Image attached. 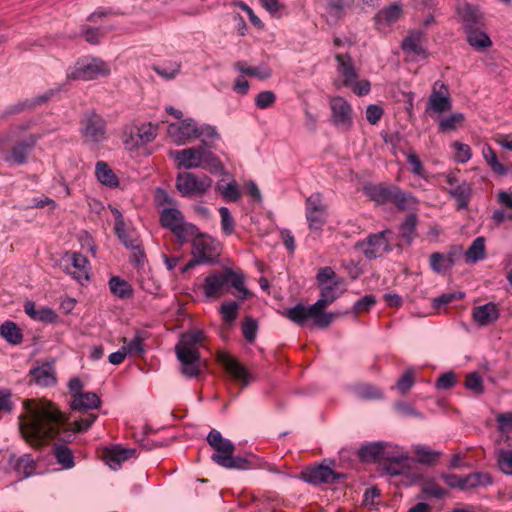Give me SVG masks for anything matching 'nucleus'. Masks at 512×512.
<instances>
[{
    "instance_id": "nucleus-1",
    "label": "nucleus",
    "mask_w": 512,
    "mask_h": 512,
    "mask_svg": "<svg viewBox=\"0 0 512 512\" xmlns=\"http://www.w3.org/2000/svg\"><path fill=\"white\" fill-rule=\"evenodd\" d=\"M25 412L19 417L23 438L33 447H40L52 439L66 440L71 431L66 427L64 415L47 400H27Z\"/></svg>"
},
{
    "instance_id": "nucleus-2",
    "label": "nucleus",
    "mask_w": 512,
    "mask_h": 512,
    "mask_svg": "<svg viewBox=\"0 0 512 512\" xmlns=\"http://www.w3.org/2000/svg\"><path fill=\"white\" fill-rule=\"evenodd\" d=\"M339 284L340 281H333L330 284L320 286V298L313 305L306 307L297 304L285 310L284 315L297 325H304L310 319L314 326L327 328L336 315L326 313L324 310L340 296L341 293L337 291Z\"/></svg>"
},
{
    "instance_id": "nucleus-3",
    "label": "nucleus",
    "mask_w": 512,
    "mask_h": 512,
    "mask_svg": "<svg viewBox=\"0 0 512 512\" xmlns=\"http://www.w3.org/2000/svg\"><path fill=\"white\" fill-rule=\"evenodd\" d=\"M204 340V333L194 329L183 333L175 346V353L181 364V372L186 377H198L206 368V361L202 359L199 352Z\"/></svg>"
},
{
    "instance_id": "nucleus-4",
    "label": "nucleus",
    "mask_w": 512,
    "mask_h": 512,
    "mask_svg": "<svg viewBox=\"0 0 512 512\" xmlns=\"http://www.w3.org/2000/svg\"><path fill=\"white\" fill-rule=\"evenodd\" d=\"M228 285L237 290V298L240 300H245L251 295L244 285L243 275L235 273L231 269L209 274L202 286L203 294L207 298L218 299L226 293Z\"/></svg>"
},
{
    "instance_id": "nucleus-5",
    "label": "nucleus",
    "mask_w": 512,
    "mask_h": 512,
    "mask_svg": "<svg viewBox=\"0 0 512 512\" xmlns=\"http://www.w3.org/2000/svg\"><path fill=\"white\" fill-rule=\"evenodd\" d=\"M178 168L187 170L202 167L210 172H220L223 165L218 157L203 145L170 152Z\"/></svg>"
},
{
    "instance_id": "nucleus-6",
    "label": "nucleus",
    "mask_w": 512,
    "mask_h": 512,
    "mask_svg": "<svg viewBox=\"0 0 512 512\" xmlns=\"http://www.w3.org/2000/svg\"><path fill=\"white\" fill-rule=\"evenodd\" d=\"M207 442L215 451L211 455V459L219 466L237 470H246L251 467L246 458L233 456L234 444L229 439L224 438L219 431L212 429L207 436Z\"/></svg>"
},
{
    "instance_id": "nucleus-7",
    "label": "nucleus",
    "mask_w": 512,
    "mask_h": 512,
    "mask_svg": "<svg viewBox=\"0 0 512 512\" xmlns=\"http://www.w3.org/2000/svg\"><path fill=\"white\" fill-rule=\"evenodd\" d=\"M167 133L178 145H184L193 139L201 137L211 140H218L220 138L215 127L208 124L198 125L192 118L169 124Z\"/></svg>"
},
{
    "instance_id": "nucleus-8",
    "label": "nucleus",
    "mask_w": 512,
    "mask_h": 512,
    "mask_svg": "<svg viewBox=\"0 0 512 512\" xmlns=\"http://www.w3.org/2000/svg\"><path fill=\"white\" fill-rule=\"evenodd\" d=\"M111 73L110 65L96 57L79 59L73 66L67 69V79L91 81L101 77H107Z\"/></svg>"
},
{
    "instance_id": "nucleus-9",
    "label": "nucleus",
    "mask_w": 512,
    "mask_h": 512,
    "mask_svg": "<svg viewBox=\"0 0 512 512\" xmlns=\"http://www.w3.org/2000/svg\"><path fill=\"white\" fill-rule=\"evenodd\" d=\"M80 134L85 144L99 147L107 140L105 120L93 111L85 113L80 123Z\"/></svg>"
},
{
    "instance_id": "nucleus-10",
    "label": "nucleus",
    "mask_w": 512,
    "mask_h": 512,
    "mask_svg": "<svg viewBox=\"0 0 512 512\" xmlns=\"http://www.w3.org/2000/svg\"><path fill=\"white\" fill-rule=\"evenodd\" d=\"M213 180L205 174L181 172L176 177V189L183 197H201L212 187Z\"/></svg>"
},
{
    "instance_id": "nucleus-11",
    "label": "nucleus",
    "mask_w": 512,
    "mask_h": 512,
    "mask_svg": "<svg viewBox=\"0 0 512 512\" xmlns=\"http://www.w3.org/2000/svg\"><path fill=\"white\" fill-rule=\"evenodd\" d=\"M160 222L163 227L170 229L181 243L186 242L197 232V227L186 223L182 212L176 208L163 209Z\"/></svg>"
},
{
    "instance_id": "nucleus-12",
    "label": "nucleus",
    "mask_w": 512,
    "mask_h": 512,
    "mask_svg": "<svg viewBox=\"0 0 512 512\" xmlns=\"http://www.w3.org/2000/svg\"><path fill=\"white\" fill-rule=\"evenodd\" d=\"M192 237V255L198 259V263L214 261L221 251L220 243L213 237L200 233L198 230Z\"/></svg>"
},
{
    "instance_id": "nucleus-13",
    "label": "nucleus",
    "mask_w": 512,
    "mask_h": 512,
    "mask_svg": "<svg viewBox=\"0 0 512 512\" xmlns=\"http://www.w3.org/2000/svg\"><path fill=\"white\" fill-rule=\"evenodd\" d=\"M384 470L388 475L411 476L414 474V459H412L405 451L399 448H391L386 453Z\"/></svg>"
},
{
    "instance_id": "nucleus-14",
    "label": "nucleus",
    "mask_w": 512,
    "mask_h": 512,
    "mask_svg": "<svg viewBox=\"0 0 512 512\" xmlns=\"http://www.w3.org/2000/svg\"><path fill=\"white\" fill-rule=\"evenodd\" d=\"M332 124L343 131L353 126L354 111L351 104L341 96L331 97L329 100Z\"/></svg>"
},
{
    "instance_id": "nucleus-15",
    "label": "nucleus",
    "mask_w": 512,
    "mask_h": 512,
    "mask_svg": "<svg viewBox=\"0 0 512 512\" xmlns=\"http://www.w3.org/2000/svg\"><path fill=\"white\" fill-rule=\"evenodd\" d=\"M327 207L319 193H314L306 199L305 216L311 231L320 233L326 223Z\"/></svg>"
},
{
    "instance_id": "nucleus-16",
    "label": "nucleus",
    "mask_w": 512,
    "mask_h": 512,
    "mask_svg": "<svg viewBox=\"0 0 512 512\" xmlns=\"http://www.w3.org/2000/svg\"><path fill=\"white\" fill-rule=\"evenodd\" d=\"M452 107L449 90L441 81L433 84L432 92L428 98L426 105V113L429 116L434 114H442Z\"/></svg>"
},
{
    "instance_id": "nucleus-17",
    "label": "nucleus",
    "mask_w": 512,
    "mask_h": 512,
    "mask_svg": "<svg viewBox=\"0 0 512 512\" xmlns=\"http://www.w3.org/2000/svg\"><path fill=\"white\" fill-rule=\"evenodd\" d=\"M391 231L385 230L378 234L371 235L367 240L358 242L357 247L364 253L366 258L374 259L382 256L390 250L389 235Z\"/></svg>"
},
{
    "instance_id": "nucleus-18",
    "label": "nucleus",
    "mask_w": 512,
    "mask_h": 512,
    "mask_svg": "<svg viewBox=\"0 0 512 512\" xmlns=\"http://www.w3.org/2000/svg\"><path fill=\"white\" fill-rule=\"evenodd\" d=\"M37 142V137L29 136L25 140L15 143L8 151L3 153L2 159L9 166H19L27 162L28 155Z\"/></svg>"
},
{
    "instance_id": "nucleus-19",
    "label": "nucleus",
    "mask_w": 512,
    "mask_h": 512,
    "mask_svg": "<svg viewBox=\"0 0 512 512\" xmlns=\"http://www.w3.org/2000/svg\"><path fill=\"white\" fill-rule=\"evenodd\" d=\"M65 258L69 262L65 267L66 273L82 285L87 282L91 269L88 259L79 252L66 254Z\"/></svg>"
},
{
    "instance_id": "nucleus-20",
    "label": "nucleus",
    "mask_w": 512,
    "mask_h": 512,
    "mask_svg": "<svg viewBox=\"0 0 512 512\" xmlns=\"http://www.w3.org/2000/svg\"><path fill=\"white\" fill-rule=\"evenodd\" d=\"M335 59L337 61V74L340 78L338 81H335L336 87L352 85L359 75L351 56L348 54H336Z\"/></svg>"
},
{
    "instance_id": "nucleus-21",
    "label": "nucleus",
    "mask_w": 512,
    "mask_h": 512,
    "mask_svg": "<svg viewBox=\"0 0 512 512\" xmlns=\"http://www.w3.org/2000/svg\"><path fill=\"white\" fill-rule=\"evenodd\" d=\"M218 362L223 366L226 372L237 382L243 386H247L252 380V376L246 368L234 357L227 353L221 352L217 357Z\"/></svg>"
},
{
    "instance_id": "nucleus-22",
    "label": "nucleus",
    "mask_w": 512,
    "mask_h": 512,
    "mask_svg": "<svg viewBox=\"0 0 512 512\" xmlns=\"http://www.w3.org/2000/svg\"><path fill=\"white\" fill-rule=\"evenodd\" d=\"M157 130V125L143 123L131 130L130 138L124 139V144L128 149L148 144L156 138Z\"/></svg>"
},
{
    "instance_id": "nucleus-23",
    "label": "nucleus",
    "mask_w": 512,
    "mask_h": 512,
    "mask_svg": "<svg viewBox=\"0 0 512 512\" xmlns=\"http://www.w3.org/2000/svg\"><path fill=\"white\" fill-rule=\"evenodd\" d=\"M135 454V449L115 445L103 451V459L111 469L115 470L119 468L123 462L135 457Z\"/></svg>"
},
{
    "instance_id": "nucleus-24",
    "label": "nucleus",
    "mask_w": 512,
    "mask_h": 512,
    "mask_svg": "<svg viewBox=\"0 0 512 512\" xmlns=\"http://www.w3.org/2000/svg\"><path fill=\"white\" fill-rule=\"evenodd\" d=\"M115 233L123 245L133 251L135 261L138 263L142 262L145 255L141 249V243L135 231L128 230L126 226H123L120 230H115Z\"/></svg>"
},
{
    "instance_id": "nucleus-25",
    "label": "nucleus",
    "mask_w": 512,
    "mask_h": 512,
    "mask_svg": "<svg viewBox=\"0 0 512 512\" xmlns=\"http://www.w3.org/2000/svg\"><path fill=\"white\" fill-rule=\"evenodd\" d=\"M500 316L497 305L493 302L479 305L473 308L472 317L473 320L479 326H488L497 321Z\"/></svg>"
},
{
    "instance_id": "nucleus-26",
    "label": "nucleus",
    "mask_w": 512,
    "mask_h": 512,
    "mask_svg": "<svg viewBox=\"0 0 512 512\" xmlns=\"http://www.w3.org/2000/svg\"><path fill=\"white\" fill-rule=\"evenodd\" d=\"M303 478L312 484L335 483L339 479V474L328 466L319 465L304 472Z\"/></svg>"
},
{
    "instance_id": "nucleus-27",
    "label": "nucleus",
    "mask_w": 512,
    "mask_h": 512,
    "mask_svg": "<svg viewBox=\"0 0 512 512\" xmlns=\"http://www.w3.org/2000/svg\"><path fill=\"white\" fill-rule=\"evenodd\" d=\"M458 14L466 31L483 26V15L478 7L465 4L458 8Z\"/></svg>"
},
{
    "instance_id": "nucleus-28",
    "label": "nucleus",
    "mask_w": 512,
    "mask_h": 512,
    "mask_svg": "<svg viewBox=\"0 0 512 512\" xmlns=\"http://www.w3.org/2000/svg\"><path fill=\"white\" fill-rule=\"evenodd\" d=\"M447 193L453 198L458 210L467 208L472 195V186L466 181L458 183L455 187L447 189Z\"/></svg>"
},
{
    "instance_id": "nucleus-29",
    "label": "nucleus",
    "mask_w": 512,
    "mask_h": 512,
    "mask_svg": "<svg viewBox=\"0 0 512 512\" xmlns=\"http://www.w3.org/2000/svg\"><path fill=\"white\" fill-rule=\"evenodd\" d=\"M423 33L420 30L411 31L402 42L403 51L412 57L425 56L422 47Z\"/></svg>"
},
{
    "instance_id": "nucleus-30",
    "label": "nucleus",
    "mask_w": 512,
    "mask_h": 512,
    "mask_svg": "<svg viewBox=\"0 0 512 512\" xmlns=\"http://www.w3.org/2000/svg\"><path fill=\"white\" fill-rule=\"evenodd\" d=\"M100 398L94 392H85L83 395H77L72 398L71 407L76 411H87L97 409L100 406Z\"/></svg>"
},
{
    "instance_id": "nucleus-31",
    "label": "nucleus",
    "mask_w": 512,
    "mask_h": 512,
    "mask_svg": "<svg viewBox=\"0 0 512 512\" xmlns=\"http://www.w3.org/2000/svg\"><path fill=\"white\" fill-rule=\"evenodd\" d=\"M32 381L40 386H50L56 381L52 365L43 364L30 371Z\"/></svg>"
},
{
    "instance_id": "nucleus-32",
    "label": "nucleus",
    "mask_w": 512,
    "mask_h": 512,
    "mask_svg": "<svg viewBox=\"0 0 512 512\" xmlns=\"http://www.w3.org/2000/svg\"><path fill=\"white\" fill-rule=\"evenodd\" d=\"M391 203L400 210H415L418 207L419 201L412 194L406 193L395 186Z\"/></svg>"
},
{
    "instance_id": "nucleus-33",
    "label": "nucleus",
    "mask_w": 512,
    "mask_h": 512,
    "mask_svg": "<svg viewBox=\"0 0 512 512\" xmlns=\"http://www.w3.org/2000/svg\"><path fill=\"white\" fill-rule=\"evenodd\" d=\"M413 453L415 454L414 462H418L423 465L433 466L435 465L440 457L441 452L435 451L425 445H417L413 448Z\"/></svg>"
},
{
    "instance_id": "nucleus-34",
    "label": "nucleus",
    "mask_w": 512,
    "mask_h": 512,
    "mask_svg": "<svg viewBox=\"0 0 512 512\" xmlns=\"http://www.w3.org/2000/svg\"><path fill=\"white\" fill-rule=\"evenodd\" d=\"M402 15V6L398 3L392 4L389 7H386L380 10L376 16V22L379 26H389L401 17Z\"/></svg>"
},
{
    "instance_id": "nucleus-35",
    "label": "nucleus",
    "mask_w": 512,
    "mask_h": 512,
    "mask_svg": "<svg viewBox=\"0 0 512 512\" xmlns=\"http://www.w3.org/2000/svg\"><path fill=\"white\" fill-rule=\"evenodd\" d=\"M430 267L436 273H442L454 265V253L442 254L434 252L430 255Z\"/></svg>"
},
{
    "instance_id": "nucleus-36",
    "label": "nucleus",
    "mask_w": 512,
    "mask_h": 512,
    "mask_svg": "<svg viewBox=\"0 0 512 512\" xmlns=\"http://www.w3.org/2000/svg\"><path fill=\"white\" fill-rule=\"evenodd\" d=\"M95 175L98 181L108 187L118 186V178L109 165L104 161H98L95 166Z\"/></svg>"
},
{
    "instance_id": "nucleus-37",
    "label": "nucleus",
    "mask_w": 512,
    "mask_h": 512,
    "mask_svg": "<svg viewBox=\"0 0 512 512\" xmlns=\"http://www.w3.org/2000/svg\"><path fill=\"white\" fill-rule=\"evenodd\" d=\"M111 293L119 299H129L133 296L132 286L120 277L113 276L109 280Z\"/></svg>"
},
{
    "instance_id": "nucleus-38",
    "label": "nucleus",
    "mask_w": 512,
    "mask_h": 512,
    "mask_svg": "<svg viewBox=\"0 0 512 512\" xmlns=\"http://www.w3.org/2000/svg\"><path fill=\"white\" fill-rule=\"evenodd\" d=\"M145 333L144 332H136L135 336L131 341L127 342V339L124 337L122 339L123 348L126 351L128 356H140L144 353V341H145Z\"/></svg>"
},
{
    "instance_id": "nucleus-39",
    "label": "nucleus",
    "mask_w": 512,
    "mask_h": 512,
    "mask_svg": "<svg viewBox=\"0 0 512 512\" xmlns=\"http://www.w3.org/2000/svg\"><path fill=\"white\" fill-rule=\"evenodd\" d=\"M466 33L469 45L475 49H486L492 45L489 36L479 28L470 29Z\"/></svg>"
},
{
    "instance_id": "nucleus-40",
    "label": "nucleus",
    "mask_w": 512,
    "mask_h": 512,
    "mask_svg": "<svg viewBox=\"0 0 512 512\" xmlns=\"http://www.w3.org/2000/svg\"><path fill=\"white\" fill-rule=\"evenodd\" d=\"M466 261L475 263L483 260L486 257L485 239L477 237L465 253Z\"/></svg>"
},
{
    "instance_id": "nucleus-41",
    "label": "nucleus",
    "mask_w": 512,
    "mask_h": 512,
    "mask_svg": "<svg viewBox=\"0 0 512 512\" xmlns=\"http://www.w3.org/2000/svg\"><path fill=\"white\" fill-rule=\"evenodd\" d=\"M463 490L487 486L492 483L491 477L486 472H474L463 477Z\"/></svg>"
},
{
    "instance_id": "nucleus-42",
    "label": "nucleus",
    "mask_w": 512,
    "mask_h": 512,
    "mask_svg": "<svg viewBox=\"0 0 512 512\" xmlns=\"http://www.w3.org/2000/svg\"><path fill=\"white\" fill-rule=\"evenodd\" d=\"M391 448L392 447L384 446L381 443L370 444L361 449V457L363 459L385 460L386 453H388Z\"/></svg>"
},
{
    "instance_id": "nucleus-43",
    "label": "nucleus",
    "mask_w": 512,
    "mask_h": 512,
    "mask_svg": "<svg viewBox=\"0 0 512 512\" xmlns=\"http://www.w3.org/2000/svg\"><path fill=\"white\" fill-rule=\"evenodd\" d=\"M395 190V186H375L369 189V196L377 204H385L392 201V194Z\"/></svg>"
},
{
    "instance_id": "nucleus-44",
    "label": "nucleus",
    "mask_w": 512,
    "mask_h": 512,
    "mask_svg": "<svg viewBox=\"0 0 512 512\" xmlns=\"http://www.w3.org/2000/svg\"><path fill=\"white\" fill-rule=\"evenodd\" d=\"M216 190L227 202H236L241 197V192L236 181H231L225 185L221 182H218L216 185Z\"/></svg>"
},
{
    "instance_id": "nucleus-45",
    "label": "nucleus",
    "mask_w": 512,
    "mask_h": 512,
    "mask_svg": "<svg viewBox=\"0 0 512 512\" xmlns=\"http://www.w3.org/2000/svg\"><path fill=\"white\" fill-rule=\"evenodd\" d=\"M0 334L11 344H19L22 341L20 328L13 322L7 321L0 326Z\"/></svg>"
},
{
    "instance_id": "nucleus-46",
    "label": "nucleus",
    "mask_w": 512,
    "mask_h": 512,
    "mask_svg": "<svg viewBox=\"0 0 512 512\" xmlns=\"http://www.w3.org/2000/svg\"><path fill=\"white\" fill-rule=\"evenodd\" d=\"M482 155L494 173L498 175H505L507 173L504 165L499 162L497 155L491 146L484 145L482 148Z\"/></svg>"
},
{
    "instance_id": "nucleus-47",
    "label": "nucleus",
    "mask_w": 512,
    "mask_h": 512,
    "mask_svg": "<svg viewBox=\"0 0 512 512\" xmlns=\"http://www.w3.org/2000/svg\"><path fill=\"white\" fill-rule=\"evenodd\" d=\"M235 68L246 75L256 77L260 80L268 79L271 76V70L266 66L252 67L244 62L235 63Z\"/></svg>"
},
{
    "instance_id": "nucleus-48",
    "label": "nucleus",
    "mask_w": 512,
    "mask_h": 512,
    "mask_svg": "<svg viewBox=\"0 0 512 512\" xmlns=\"http://www.w3.org/2000/svg\"><path fill=\"white\" fill-rule=\"evenodd\" d=\"M54 455L63 468L69 469L74 466V457L72 451L66 445H58L54 449Z\"/></svg>"
},
{
    "instance_id": "nucleus-49",
    "label": "nucleus",
    "mask_w": 512,
    "mask_h": 512,
    "mask_svg": "<svg viewBox=\"0 0 512 512\" xmlns=\"http://www.w3.org/2000/svg\"><path fill=\"white\" fill-rule=\"evenodd\" d=\"M465 117L462 113L456 112L442 118L439 122V130L442 132H450L456 130L464 121Z\"/></svg>"
},
{
    "instance_id": "nucleus-50",
    "label": "nucleus",
    "mask_w": 512,
    "mask_h": 512,
    "mask_svg": "<svg viewBox=\"0 0 512 512\" xmlns=\"http://www.w3.org/2000/svg\"><path fill=\"white\" fill-rule=\"evenodd\" d=\"M240 305L235 301L224 302L219 309V312L227 324H232L238 317Z\"/></svg>"
},
{
    "instance_id": "nucleus-51",
    "label": "nucleus",
    "mask_w": 512,
    "mask_h": 512,
    "mask_svg": "<svg viewBox=\"0 0 512 512\" xmlns=\"http://www.w3.org/2000/svg\"><path fill=\"white\" fill-rule=\"evenodd\" d=\"M416 225L417 216L415 214L408 215L405 221L401 224V237L405 240V242L410 243L414 238Z\"/></svg>"
},
{
    "instance_id": "nucleus-52",
    "label": "nucleus",
    "mask_w": 512,
    "mask_h": 512,
    "mask_svg": "<svg viewBox=\"0 0 512 512\" xmlns=\"http://www.w3.org/2000/svg\"><path fill=\"white\" fill-rule=\"evenodd\" d=\"M356 395L365 400L380 399L382 392L375 386L370 384H360L355 388Z\"/></svg>"
},
{
    "instance_id": "nucleus-53",
    "label": "nucleus",
    "mask_w": 512,
    "mask_h": 512,
    "mask_svg": "<svg viewBox=\"0 0 512 512\" xmlns=\"http://www.w3.org/2000/svg\"><path fill=\"white\" fill-rule=\"evenodd\" d=\"M34 469L35 462L30 455L21 456L15 464V470L19 474H22L24 477H29L30 475H32Z\"/></svg>"
},
{
    "instance_id": "nucleus-54",
    "label": "nucleus",
    "mask_w": 512,
    "mask_h": 512,
    "mask_svg": "<svg viewBox=\"0 0 512 512\" xmlns=\"http://www.w3.org/2000/svg\"><path fill=\"white\" fill-rule=\"evenodd\" d=\"M181 64L178 62H172L168 64L154 66V71L161 77L170 80L176 77L180 72Z\"/></svg>"
},
{
    "instance_id": "nucleus-55",
    "label": "nucleus",
    "mask_w": 512,
    "mask_h": 512,
    "mask_svg": "<svg viewBox=\"0 0 512 512\" xmlns=\"http://www.w3.org/2000/svg\"><path fill=\"white\" fill-rule=\"evenodd\" d=\"M454 159L458 163H466L471 159L472 153L469 145L455 141L452 143Z\"/></svg>"
},
{
    "instance_id": "nucleus-56",
    "label": "nucleus",
    "mask_w": 512,
    "mask_h": 512,
    "mask_svg": "<svg viewBox=\"0 0 512 512\" xmlns=\"http://www.w3.org/2000/svg\"><path fill=\"white\" fill-rule=\"evenodd\" d=\"M499 469L508 475H512V450H500L497 456Z\"/></svg>"
},
{
    "instance_id": "nucleus-57",
    "label": "nucleus",
    "mask_w": 512,
    "mask_h": 512,
    "mask_svg": "<svg viewBox=\"0 0 512 512\" xmlns=\"http://www.w3.org/2000/svg\"><path fill=\"white\" fill-rule=\"evenodd\" d=\"M219 213L221 216V226L225 234L230 235L234 231V219L227 207H220Z\"/></svg>"
},
{
    "instance_id": "nucleus-58",
    "label": "nucleus",
    "mask_w": 512,
    "mask_h": 512,
    "mask_svg": "<svg viewBox=\"0 0 512 512\" xmlns=\"http://www.w3.org/2000/svg\"><path fill=\"white\" fill-rule=\"evenodd\" d=\"M465 386L474 393L483 392L482 377L478 372H471L466 376Z\"/></svg>"
},
{
    "instance_id": "nucleus-59",
    "label": "nucleus",
    "mask_w": 512,
    "mask_h": 512,
    "mask_svg": "<svg viewBox=\"0 0 512 512\" xmlns=\"http://www.w3.org/2000/svg\"><path fill=\"white\" fill-rule=\"evenodd\" d=\"M276 100V96L272 91H262L255 98V105L259 109H267L271 107Z\"/></svg>"
},
{
    "instance_id": "nucleus-60",
    "label": "nucleus",
    "mask_w": 512,
    "mask_h": 512,
    "mask_svg": "<svg viewBox=\"0 0 512 512\" xmlns=\"http://www.w3.org/2000/svg\"><path fill=\"white\" fill-rule=\"evenodd\" d=\"M414 384V372L412 369H407L402 377L397 381L396 387L402 393H407Z\"/></svg>"
},
{
    "instance_id": "nucleus-61",
    "label": "nucleus",
    "mask_w": 512,
    "mask_h": 512,
    "mask_svg": "<svg viewBox=\"0 0 512 512\" xmlns=\"http://www.w3.org/2000/svg\"><path fill=\"white\" fill-rule=\"evenodd\" d=\"M244 338L252 343L257 336V323L254 319L247 317L242 324Z\"/></svg>"
},
{
    "instance_id": "nucleus-62",
    "label": "nucleus",
    "mask_w": 512,
    "mask_h": 512,
    "mask_svg": "<svg viewBox=\"0 0 512 512\" xmlns=\"http://www.w3.org/2000/svg\"><path fill=\"white\" fill-rule=\"evenodd\" d=\"M383 109L376 104L368 105L365 111L366 119L371 125H376L383 116Z\"/></svg>"
},
{
    "instance_id": "nucleus-63",
    "label": "nucleus",
    "mask_w": 512,
    "mask_h": 512,
    "mask_svg": "<svg viewBox=\"0 0 512 512\" xmlns=\"http://www.w3.org/2000/svg\"><path fill=\"white\" fill-rule=\"evenodd\" d=\"M463 297L464 294L462 292L444 293L433 300V306L439 308L454 300L462 299Z\"/></svg>"
},
{
    "instance_id": "nucleus-64",
    "label": "nucleus",
    "mask_w": 512,
    "mask_h": 512,
    "mask_svg": "<svg viewBox=\"0 0 512 512\" xmlns=\"http://www.w3.org/2000/svg\"><path fill=\"white\" fill-rule=\"evenodd\" d=\"M422 490L425 494L435 498H442L446 494V491L433 480L426 481L423 484Z\"/></svg>"
}]
</instances>
